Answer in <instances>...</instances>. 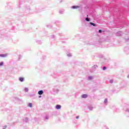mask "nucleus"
I'll use <instances>...</instances> for the list:
<instances>
[{"label": "nucleus", "instance_id": "nucleus-1", "mask_svg": "<svg viewBox=\"0 0 129 129\" xmlns=\"http://www.w3.org/2000/svg\"><path fill=\"white\" fill-rule=\"evenodd\" d=\"M121 35H122L121 32H118L116 33V36H121Z\"/></svg>", "mask_w": 129, "mask_h": 129}, {"label": "nucleus", "instance_id": "nucleus-2", "mask_svg": "<svg viewBox=\"0 0 129 129\" xmlns=\"http://www.w3.org/2000/svg\"><path fill=\"white\" fill-rule=\"evenodd\" d=\"M7 56L8 54H0V57H7Z\"/></svg>", "mask_w": 129, "mask_h": 129}, {"label": "nucleus", "instance_id": "nucleus-3", "mask_svg": "<svg viewBox=\"0 0 129 129\" xmlns=\"http://www.w3.org/2000/svg\"><path fill=\"white\" fill-rule=\"evenodd\" d=\"M87 94H83L82 96V98H87Z\"/></svg>", "mask_w": 129, "mask_h": 129}, {"label": "nucleus", "instance_id": "nucleus-4", "mask_svg": "<svg viewBox=\"0 0 129 129\" xmlns=\"http://www.w3.org/2000/svg\"><path fill=\"white\" fill-rule=\"evenodd\" d=\"M43 93H44V92H43V91L40 90L38 92V94L39 95H42V94H43Z\"/></svg>", "mask_w": 129, "mask_h": 129}, {"label": "nucleus", "instance_id": "nucleus-5", "mask_svg": "<svg viewBox=\"0 0 129 129\" xmlns=\"http://www.w3.org/2000/svg\"><path fill=\"white\" fill-rule=\"evenodd\" d=\"M55 108H56V109H60V108H61V105H57Z\"/></svg>", "mask_w": 129, "mask_h": 129}, {"label": "nucleus", "instance_id": "nucleus-6", "mask_svg": "<svg viewBox=\"0 0 129 129\" xmlns=\"http://www.w3.org/2000/svg\"><path fill=\"white\" fill-rule=\"evenodd\" d=\"M78 8H79V6H74L72 7V9H78Z\"/></svg>", "mask_w": 129, "mask_h": 129}, {"label": "nucleus", "instance_id": "nucleus-7", "mask_svg": "<svg viewBox=\"0 0 129 129\" xmlns=\"http://www.w3.org/2000/svg\"><path fill=\"white\" fill-rule=\"evenodd\" d=\"M28 106L29 107H33V104H32L31 103H29Z\"/></svg>", "mask_w": 129, "mask_h": 129}, {"label": "nucleus", "instance_id": "nucleus-8", "mask_svg": "<svg viewBox=\"0 0 129 129\" xmlns=\"http://www.w3.org/2000/svg\"><path fill=\"white\" fill-rule=\"evenodd\" d=\"M19 80H20L21 82H23V81H24V78H19Z\"/></svg>", "mask_w": 129, "mask_h": 129}, {"label": "nucleus", "instance_id": "nucleus-9", "mask_svg": "<svg viewBox=\"0 0 129 129\" xmlns=\"http://www.w3.org/2000/svg\"><path fill=\"white\" fill-rule=\"evenodd\" d=\"M90 25H92V26H93L94 27H95V24L93 23H92V22H90Z\"/></svg>", "mask_w": 129, "mask_h": 129}, {"label": "nucleus", "instance_id": "nucleus-10", "mask_svg": "<svg viewBox=\"0 0 129 129\" xmlns=\"http://www.w3.org/2000/svg\"><path fill=\"white\" fill-rule=\"evenodd\" d=\"M25 92H28L29 91V89H28V88H25Z\"/></svg>", "mask_w": 129, "mask_h": 129}, {"label": "nucleus", "instance_id": "nucleus-11", "mask_svg": "<svg viewBox=\"0 0 129 129\" xmlns=\"http://www.w3.org/2000/svg\"><path fill=\"white\" fill-rule=\"evenodd\" d=\"M104 103H107V99H105L104 101Z\"/></svg>", "mask_w": 129, "mask_h": 129}, {"label": "nucleus", "instance_id": "nucleus-12", "mask_svg": "<svg viewBox=\"0 0 129 129\" xmlns=\"http://www.w3.org/2000/svg\"><path fill=\"white\" fill-rule=\"evenodd\" d=\"M28 120H29V119H28V118H26L25 119V121H26V122H28Z\"/></svg>", "mask_w": 129, "mask_h": 129}, {"label": "nucleus", "instance_id": "nucleus-13", "mask_svg": "<svg viewBox=\"0 0 129 129\" xmlns=\"http://www.w3.org/2000/svg\"><path fill=\"white\" fill-rule=\"evenodd\" d=\"M86 21H87V22H89L90 19L88 18H86Z\"/></svg>", "mask_w": 129, "mask_h": 129}, {"label": "nucleus", "instance_id": "nucleus-14", "mask_svg": "<svg viewBox=\"0 0 129 129\" xmlns=\"http://www.w3.org/2000/svg\"><path fill=\"white\" fill-rule=\"evenodd\" d=\"M93 78V77H88V79H89V80H91V79H92Z\"/></svg>", "mask_w": 129, "mask_h": 129}, {"label": "nucleus", "instance_id": "nucleus-15", "mask_svg": "<svg viewBox=\"0 0 129 129\" xmlns=\"http://www.w3.org/2000/svg\"><path fill=\"white\" fill-rule=\"evenodd\" d=\"M4 65V62H1L0 63V66H3Z\"/></svg>", "mask_w": 129, "mask_h": 129}, {"label": "nucleus", "instance_id": "nucleus-16", "mask_svg": "<svg viewBox=\"0 0 129 129\" xmlns=\"http://www.w3.org/2000/svg\"><path fill=\"white\" fill-rule=\"evenodd\" d=\"M109 82H110V83H113V80H110L109 81Z\"/></svg>", "mask_w": 129, "mask_h": 129}, {"label": "nucleus", "instance_id": "nucleus-17", "mask_svg": "<svg viewBox=\"0 0 129 129\" xmlns=\"http://www.w3.org/2000/svg\"><path fill=\"white\" fill-rule=\"evenodd\" d=\"M89 108L90 110H92V109H93V107H90Z\"/></svg>", "mask_w": 129, "mask_h": 129}, {"label": "nucleus", "instance_id": "nucleus-18", "mask_svg": "<svg viewBox=\"0 0 129 129\" xmlns=\"http://www.w3.org/2000/svg\"><path fill=\"white\" fill-rule=\"evenodd\" d=\"M68 57H71V53L68 54Z\"/></svg>", "mask_w": 129, "mask_h": 129}, {"label": "nucleus", "instance_id": "nucleus-19", "mask_svg": "<svg viewBox=\"0 0 129 129\" xmlns=\"http://www.w3.org/2000/svg\"><path fill=\"white\" fill-rule=\"evenodd\" d=\"M106 70V67H104L103 68V70Z\"/></svg>", "mask_w": 129, "mask_h": 129}, {"label": "nucleus", "instance_id": "nucleus-20", "mask_svg": "<svg viewBox=\"0 0 129 129\" xmlns=\"http://www.w3.org/2000/svg\"><path fill=\"white\" fill-rule=\"evenodd\" d=\"M102 32V30H99V33H101Z\"/></svg>", "mask_w": 129, "mask_h": 129}, {"label": "nucleus", "instance_id": "nucleus-21", "mask_svg": "<svg viewBox=\"0 0 129 129\" xmlns=\"http://www.w3.org/2000/svg\"><path fill=\"white\" fill-rule=\"evenodd\" d=\"M45 118H46V119H49V117H48V116H46V117H45Z\"/></svg>", "mask_w": 129, "mask_h": 129}, {"label": "nucleus", "instance_id": "nucleus-22", "mask_svg": "<svg viewBox=\"0 0 129 129\" xmlns=\"http://www.w3.org/2000/svg\"><path fill=\"white\" fill-rule=\"evenodd\" d=\"M76 118H77V119H78V118H79V116H77L76 117Z\"/></svg>", "mask_w": 129, "mask_h": 129}, {"label": "nucleus", "instance_id": "nucleus-23", "mask_svg": "<svg viewBox=\"0 0 129 129\" xmlns=\"http://www.w3.org/2000/svg\"><path fill=\"white\" fill-rule=\"evenodd\" d=\"M94 67L95 68H97V66H94Z\"/></svg>", "mask_w": 129, "mask_h": 129}, {"label": "nucleus", "instance_id": "nucleus-24", "mask_svg": "<svg viewBox=\"0 0 129 129\" xmlns=\"http://www.w3.org/2000/svg\"><path fill=\"white\" fill-rule=\"evenodd\" d=\"M127 78H129V75L127 76Z\"/></svg>", "mask_w": 129, "mask_h": 129}, {"label": "nucleus", "instance_id": "nucleus-25", "mask_svg": "<svg viewBox=\"0 0 129 129\" xmlns=\"http://www.w3.org/2000/svg\"><path fill=\"white\" fill-rule=\"evenodd\" d=\"M40 97H41V96H39V98H40Z\"/></svg>", "mask_w": 129, "mask_h": 129}]
</instances>
